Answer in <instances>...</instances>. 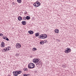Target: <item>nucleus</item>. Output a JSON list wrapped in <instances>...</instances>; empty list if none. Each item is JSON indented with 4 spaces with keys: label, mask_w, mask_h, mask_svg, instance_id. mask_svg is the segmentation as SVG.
Instances as JSON below:
<instances>
[{
    "label": "nucleus",
    "mask_w": 76,
    "mask_h": 76,
    "mask_svg": "<svg viewBox=\"0 0 76 76\" xmlns=\"http://www.w3.org/2000/svg\"><path fill=\"white\" fill-rule=\"evenodd\" d=\"M0 37H3V34H0Z\"/></svg>",
    "instance_id": "nucleus-23"
},
{
    "label": "nucleus",
    "mask_w": 76,
    "mask_h": 76,
    "mask_svg": "<svg viewBox=\"0 0 76 76\" xmlns=\"http://www.w3.org/2000/svg\"><path fill=\"white\" fill-rule=\"evenodd\" d=\"M55 33H58L59 32V30L58 29H56L55 30Z\"/></svg>",
    "instance_id": "nucleus-13"
},
{
    "label": "nucleus",
    "mask_w": 76,
    "mask_h": 76,
    "mask_svg": "<svg viewBox=\"0 0 76 76\" xmlns=\"http://www.w3.org/2000/svg\"><path fill=\"white\" fill-rule=\"evenodd\" d=\"M12 4L14 5H15V3H14V2H12Z\"/></svg>",
    "instance_id": "nucleus-30"
},
{
    "label": "nucleus",
    "mask_w": 76,
    "mask_h": 76,
    "mask_svg": "<svg viewBox=\"0 0 76 76\" xmlns=\"http://www.w3.org/2000/svg\"><path fill=\"white\" fill-rule=\"evenodd\" d=\"M35 35L36 37H38L39 35V33H35Z\"/></svg>",
    "instance_id": "nucleus-17"
},
{
    "label": "nucleus",
    "mask_w": 76,
    "mask_h": 76,
    "mask_svg": "<svg viewBox=\"0 0 76 76\" xmlns=\"http://www.w3.org/2000/svg\"><path fill=\"white\" fill-rule=\"evenodd\" d=\"M23 20H26V19H25V18H24V17H23Z\"/></svg>",
    "instance_id": "nucleus-29"
},
{
    "label": "nucleus",
    "mask_w": 76,
    "mask_h": 76,
    "mask_svg": "<svg viewBox=\"0 0 76 76\" xmlns=\"http://www.w3.org/2000/svg\"><path fill=\"white\" fill-rule=\"evenodd\" d=\"M15 56H17V57H18L19 56V53H17Z\"/></svg>",
    "instance_id": "nucleus-22"
},
{
    "label": "nucleus",
    "mask_w": 76,
    "mask_h": 76,
    "mask_svg": "<svg viewBox=\"0 0 76 76\" xmlns=\"http://www.w3.org/2000/svg\"><path fill=\"white\" fill-rule=\"evenodd\" d=\"M22 17L19 16L18 17V20L20 21V20H22Z\"/></svg>",
    "instance_id": "nucleus-11"
},
{
    "label": "nucleus",
    "mask_w": 76,
    "mask_h": 76,
    "mask_svg": "<svg viewBox=\"0 0 76 76\" xmlns=\"http://www.w3.org/2000/svg\"><path fill=\"white\" fill-rule=\"evenodd\" d=\"M31 18L29 16H27L26 17V19H27V20H29Z\"/></svg>",
    "instance_id": "nucleus-15"
},
{
    "label": "nucleus",
    "mask_w": 76,
    "mask_h": 76,
    "mask_svg": "<svg viewBox=\"0 0 76 76\" xmlns=\"http://www.w3.org/2000/svg\"><path fill=\"white\" fill-rule=\"evenodd\" d=\"M17 72V75H18L19 74H20L22 73V71H16Z\"/></svg>",
    "instance_id": "nucleus-9"
},
{
    "label": "nucleus",
    "mask_w": 76,
    "mask_h": 76,
    "mask_svg": "<svg viewBox=\"0 0 76 76\" xmlns=\"http://www.w3.org/2000/svg\"><path fill=\"white\" fill-rule=\"evenodd\" d=\"M1 45H2L1 47H4L5 46V44L3 42H1Z\"/></svg>",
    "instance_id": "nucleus-6"
},
{
    "label": "nucleus",
    "mask_w": 76,
    "mask_h": 76,
    "mask_svg": "<svg viewBox=\"0 0 76 76\" xmlns=\"http://www.w3.org/2000/svg\"><path fill=\"white\" fill-rule=\"evenodd\" d=\"M5 38H6V40H7V41H9V39L7 37H5Z\"/></svg>",
    "instance_id": "nucleus-26"
},
{
    "label": "nucleus",
    "mask_w": 76,
    "mask_h": 76,
    "mask_svg": "<svg viewBox=\"0 0 76 76\" xmlns=\"http://www.w3.org/2000/svg\"><path fill=\"white\" fill-rule=\"evenodd\" d=\"M39 3V1H37L35 4H36L37 3Z\"/></svg>",
    "instance_id": "nucleus-24"
},
{
    "label": "nucleus",
    "mask_w": 76,
    "mask_h": 76,
    "mask_svg": "<svg viewBox=\"0 0 76 76\" xmlns=\"http://www.w3.org/2000/svg\"><path fill=\"white\" fill-rule=\"evenodd\" d=\"M4 50V51H8L9 50V48H4L3 49Z\"/></svg>",
    "instance_id": "nucleus-18"
},
{
    "label": "nucleus",
    "mask_w": 76,
    "mask_h": 76,
    "mask_svg": "<svg viewBox=\"0 0 76 76\" xmlns=\"http://www.w3.org/2000/svg\"><path fill=\"white\" fill-rule=\"evenodd\" d=\"M8 48H9V47H8Z\"/></svg>",
    "instance_id": "nucleus-34"
},
{
    "label": "nucleus",
    "mask_w": 76,
    "mask_h": 76,
    "mask_svg": "<svg viewBox=\"0 0 76 76\" xmlns=\"http://www.w3.org/2000/svg\"><path fill=\"white\" fill-rule=\"evenodd\" d=\"M44 41H45V43H48V42L47 40H44Z\"/></svg>",
    "instance_id": "nucleus-27"
},
{
    "label": "nucleus",
    "mask_w": 76,
    "mask_h": 76,
    "mask_svg": "<svg viewBox=\"0 0 76 76\" xmlns=\"http://www.w3.org/2000/svg\"><path fill=\"white\" fill-rule=\"evenodd\" d=\"M37 49L35 48H33V51H36Z\"/></svg>",
    "instance_id": "nucleus-21"
},
{
    "label": "nucleus",
    "mask_w": 76,
    "mask_h": 76,
    "mask_svg": "<svg viewBox=\"0 0 76 76\" xmlns=\"http://www.w3.org/2000/svg\"><path fill=\"white\" fill-rule=\"evenodd\" d=\"M26 13H27V12H26V11H25L24 12V14H26Z\"/></svg>",
    "instance_id": "nucleus-28"
},
{
    "label": "nucleus",
    "mask_w": 76,
    "mask_h": 76,
    "mask_svg": "<svg viewBox=\"0 0 76 76\" xmlns=\"http://www.w3.org/2000/svg\"><path fill=\"white\" fill-rule=\"evenodd\" d=\"M26 23V22L25 21H23L22 22V24L23 25H25Z\"/></svg>",
    "instance_id": "nucleus-10"
},
{
    "label": "nucleus",
    "mask_w": 76,
    "mask_h": 76,
    "mask_svg": "<svg viewBox=\"0 0 76 76\" xmlns=\"http://www.w3.org/2000/svg\"><path fill=\"white\" fill-rule=\"evenodd\" d=\"M17 1L19 3H21V2H22L21 0H17Z\"/></svg>",
    "instance_id": "nucleus-20"
},
{
    "label": "nucleus",
    "mask_w": 76,
    "mask_h": 76,
    "mask_svg": "<svg viewBox=\"0 0 76 76\" xmlns=\"http://www.w3.org/2000/svg\"><path fill=\"white\" fill-rule=\"evenodd\" d=\"M41 5V3L40 2H39L38 3H37V4H34V6L35 7H39V6Z\"/></svg>",
    "instance_id": "nucleus-4"
},
{
    "label": "nucleus",
    "mask_w": 76,
    "mask_h": 76,
    "mask_svg": "<svg viewBox=\"0 0 76 76\" xmlns=\"http://www.w3.org/2000/svg\"><path fill=\"white\" fill-rule=\"evenodd\" d=\"M15 46L17 48H20L21 47V45L19 43H18L16 44Z\"/></svg>",
    "instance_id": "nucleus-5"
},
{
    "label": "nucleus",
    "mask_w": 76,
    "mask_h": 76,
    "mask_svg": "<svg viewBox=\"0 0 76 76\" xmlns=\"http://www.w3.org/2000/svg\"><path fill=\"white\" fill-rule=\"evenodd\" d=\"M25 19H26V17L24 18Z\"/></svg>",
    "instance_id": "nucleus-31"
},
{
    "label": "nucleus",
    "mask_w": 76,
    "mask_h": 76,
    "mask_svg": "<svg viewBox=\"0 0 76 76\" xmlns=\"http://www.w3.org/2000/svg\"><path fill=\"white\" fill-rule=\"evenodd\" d=\"M24 70H25V71H28V70L27 69V68H24Z\"/></svg>",
    "instance_id": "nucleus-25"
},
{
    "label": "nucleus",
    "mask_w": 76,
    "mask_h": 76,
    "mask_svg": "<svg viewBox=\"0 0 76 76\" xmlns=\"http://www.w3.org/2000/svg\"><path fill=\"white\" fill-rule=\"evenodd\" d=\"M33 61L36 66H39L41 64V62H40L39 61L38 59H34Z\"/></svg>",
    "instance_id": "nucleus-1"
},
{
    "label": "nucleus",
    "mask_w": 76,
    "mask_h": 76,
    "mask_svg": "<svg viewBox=\"0 0 76 76\" xmlns=\"http://www.w3.org/2000/svg\"><path fill=\"white\" fill-rule=\"evenodd\" d=\"M13 75H17V71H14L13 72Z\"/></svg>",
    "instance_id": "nucleus-14"
},
{
    "label": "nucleus",
    "mask_w": 76,
    "mask_h": 76,
    "mask_svg": "<svg viewBox=\"0 0 76 76\" xmlns=\"http://www.w3.org/2000/svg\"><path fill=\"white\" fill-rule=\"evenodd\" d=\"M40 44L41 45H43L44 44V42L43 41H41L40 42Z\"/></svg>",
    "instance_id": "nucleus-16"
},
{
    "label": "nucleus",
    "mask_w": 76,
    "mask_h": 76,
    "mask_svg": "<svg viewBox=\"0 0 76 76\" xmlns=\"http://www.w3.org/2000/svg\"><path fill=\"white\" fill-rule=\"evenodd\" d=\"M71 51V49L69 48H67V50H66L64 52L65 53H69Z\"/></svg>",
    "instance_id": "nucleus-3"
},
{
    "label": "nucleus",
    "mask_w": 76,
    "mask_h": 76,
    "mask_svg": "<svg viewBox=\"0 0 76 76\" xmlns=\"http://www.w3.org/2000/svg\"><path fill=\"white\" fill-rule=\"evenodd\" d=\"M43 36L44 39L47 38V35L46 34H43Z\"/></svg>",
    "instance_id": "nucleus-8"
},
{
    "label": "nucleus",
    "mask_w": 76,
    "mask_h": 76,
    "mask_svg": "<svg viewBox=\"0 0 76 76\" xmlns=\"http://www.w3.org/2000/svg\"><path fill=\"white\" fill-rule=\"evenodd\" d=\"M28 32L30 34H34V31H28Z\"/></svg>",
    "instance_id": "nucleus-12"
},
{
    "label": "nucleus",
    "mask_w": 76,
    "mask_h": 76,
    "mask_svg": "<svg viewBox=\"0 0 76 76\" xmlns=\"http://www.w3.org/2000/svg\"><path fill=\"white\" fill-rule=\"evenodd\" d=\"M38 38H40V39H44V37H43V34H41L39 36Z\"/></svg>",
    "instance_id": "nucleus-7"
},
{
    "label": "nucleus",
    "mask_w": 76,
    "mask_h": 76,
    "mask_svg": "<svg viewBox=\"0 0 76 76\" xmlns=\"http://www.w3.org/2000/svg\"><path fill=\"white\" fill-rule=\"evenodd\" d=\"M29 75V74H23V76H28Z\"/></svg>",
    "instance_id": "nucleus-19"
},
{
    "label": "nucleus",
    "mask_w": 76,
    "mask_h": 76,
    "mask_svg": "<svg viewBox=\"0 0 76 76\" xmlns=\"http://www.w3.org/2000/svg\"><path fill=\"white\" fill-rule=\"evenodd\" d=\"M28 67L29 69H31L34 68L35 66V64L33 63H30L28 64Z\"/></svg>",
    "instance_id": "nucleus-2"
},
{
    "label": "nucleus",
    "mask_w": 76,
    "mask_h": 76,
    "mask_svg": "<svg viewBox=\"0 0 76 76\" xmlns=\"http://www.w3.org/2000/svg\"><path fill=\"white\" fill-rule=\"evenodd\" d=\"M4 39H5V37H4Z\"/></svg>",
    "instance_id": "nucleus-32"
},
{
    "label": "nucleus",
    "mask_w": 76,
    "mask_h": 76,
    "mask_svg": "<svg viewBox=\"0 0 76 76\" xmlns=\"http://www.w3.org/2000/svg\"><path fill=\"white\" fill-rule=\"evenodd\" d=\"M3 38L4 39V37H3Z\"/></svg>",
    "instance_id": "nucleus-33"
}]
</instances>
